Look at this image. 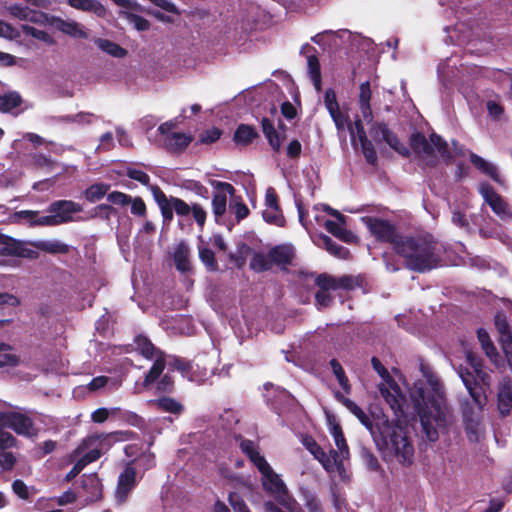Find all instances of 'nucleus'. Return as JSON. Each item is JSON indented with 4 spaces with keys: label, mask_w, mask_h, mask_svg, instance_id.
<instances>
[{
    "label": "nucleus",
    "mask_w": 512,
    "mask_h": 512,
    "mask_svg": "<svg viewBox=\"0 0 512 512\" xmlns=\"http://www.w3.org/2000/svg\"><path fill=\"white\" fill-rule=\"evenodd\" d=\"M150 192L152 193L153 199L161 211L163 222L165 224H169L173 220L174 210L170 204V201H168V197L158 185L150 186Z\"/></svg>",
    "instance_id": "21"
},
{
    "label": "nucleus",
    "mask_w": 512,
    "mask_h": 512,
    "mask_svg": "<svg viewBox=\"0 0 512 512\" xmlns=\"http://www.w3.org/2000/svg\"><path fill=\"white\" fill-rule=\"evenodd\" d=\"M107 201L112 205L125 207L132 202V197L121 191H112L107 194Z\"/></svg>",
    "instance_id": "56"
},
{
    "label": "nucleus",
    "mask_w": 512,
    "mask_h": 512,
    "mask_svg": "<svg viewBox=\"0 0 512 512\" xmlns=\"http://www.w3.org/2000/svg\"><path fill=\"white\" fill-rule=\"evenodd\" d=\"M215 188L217 192L214 193L212 198L213 213L216 217H221L226 212V193L232 196L235 192V188L232 184L221 181L215 182Z\"/></svg>",
    "instance_id": "17"
},
{
    "label": "nucleus",
    "mask_w": 512,
    "mask_h": 512,
    "mask_svg": "<svg viewBox=\"0 0 512 512\" xmlns=\"http://www.w3.org/2000/svg\"><path fill=\"white\" fill-rule=\"evenodd\" d=\"M186 113L187 109L184 108L178 116L161 124H159L160 119L158 117L147 115L140 119L139 124L141 128H155L157 125H159L158 128H177L184 124L185 119L189 118Z\"/></svg>",
    "instance_id": "20"
},
{
    "label": "nucleus",
    "mask_w": 512,
    "mask_h": 512,
    "mask_svg": "<svg viewBox=\"0 0 512 512\" xmlns=\"http://www.w3.org/2000/svg\"><path fill=\"white\" fill-rule=\"evenodd\" d=\"M351 141L356 150L360 146L366 162L372 166L377 164V152L371 140L368 139L366 130H349Z\"/></svg>",
    "instance_id": "13"
},
{
    "label": "nucleus",
    "mask_w": 512,
    "mask_h": 512,
    "mask_svg": "<svg viewBox=\"0 0 512 512\" xmlns=\"http://www.w3.org/2000/svg\"><path fill=\"white\" fill-rule=\"evenodd\" d=\"M174 390V379L171 375L165 374L157 382L156 391L158 393L170 394Z\"/></svg>",
    "instance_id": "62"
},
{
    "label": "nucleus",
    "mask_w": 512,
    "mask_h": 512,
    "mask_svg": "<svg viewBox=\"0 0 512 512\" xmlns=\"http://www.w3.org/2000/svg\"><path fill=\"white\" fill-rule=\"evenodd\" d=\"M477 339L481 344V348L486 354V356L494 363L498 364V360L500 358L497 348L492 342L489 333L484 328H478L476 331Z\"/></svg>",
    "instance_id": "28"
},
{
    "label": "nucleus",
    "mask_w": 512,
    "mask_h": 512,
    "mask_svg": "<svg viewBox=\"0 0 512 512\" xmlns=\"http://www.w3.org/2000/svg\"><path fill=\"white\" fill-rule=\"evenodd\" d=\"M249 267L256 273H263L272 269V263L270 262L269 253L254 252Z\"/></svg>",
    "instance_id": "38"
},
{
    "label": "nucleus",
    "mask_w": 512,
    "mask_h": 512,
    "mask_svg": "<svg viewBox=\"0 0 512 512\" xmlns=\"http://www.w3.org/2000/svg\"><path fill=\"white\" fill-rule=\"evenodd\" d=\"M170 204L175 211V213L179 216H187L191 212V208L184 200L171 196L168 198Z\"/></svg>",
    "instance_id": "60"
},
{
    "label": "nucleus",
    "mask_w": 512,
    "mask_h": 512,
    "mask_svg": "<svg viewBox=\"0 0 512 512\" xmlns=\"http://www.w3.org/2000/svg\"><path fill=\"white\" fill-rule=\"evenodd\" d=\"M167 366L169 370L179 371L183 376H187L191 373L192 365L190 361H187L179 356H168Z\"/></svg>",
    "instance_id": "44"
},
{
    "label": "nucleus",
    "mask_w": 512,
    "mask_h": 512,
    "mask_svg": "<svg viewBox=\"0 0 512 512\" xmlns=\"http://www.w3.org/2000/svg\"><path fill=\"white\" fill-rule=\"evenodd\" d=\"M410 146L417 155H423L425 157L426 165L430 167H435L438 163L434 155V148L438 150L444 160L448 161L452 159V154L448 149L447 142L436 133L431 134L429 142L425 135L417 130L411 136Z\"/></svg>",
    "instance_id": "5"
},
{
    "label": "nucleus",
    "mask_w": 512,
    "mask_h": 512,
    "mask_svg": "<svg viewBox=\"0 0 512 512\" xmlns=\"http://www.w3.org/2000/svg\"><path fill=\"white\" fill-rule=\"evenodd\" d=\"M228 502L233 508L234 512H251L242 496L237 492L229 493Z\"/></svg>",
    "instance_id": "57"
},
{
    "label": "nucleus",
    "mask_w": 512,
    "mask_h": 512,
    "mask_svg": "<svg viewBox=\"0 0 512 512\" xmlns=\"http://www.w3.org/2000/svg\"><path fill=\"white\" fill-rule=\"evenodd\" d=\"M136 436V433L130 430L126 431H114L111 433H94L92 435L87 436L82 441V448H90L94 445L95 442L103 443L105 440L113 439V441H128L133 439Z\"/></svg>",
    "instance_id": "18"
},
{
    "label": "nucleus",
    "mask_w": 512,
    "mask_h": 512,
    "mask_svg": "<svg viewBox=\"0 0 512 512\" xmlns=\"http://www.w3.org/2000/svg\"><path fill=\"white\" fill-rule=\"evenodd\" d=\"M270 262L272 266H277L281 270L287 271L288 266L293 264L295 251L292 246L280 244L268 250Z\"/></svg>",
    "instance_id": "15"
},
{
    "label": "nucleus",
    "mask_w": 512,
    "mask_h": 512,
    "mask_svg": "<svg viewBox=\"0 0 512 512\" xmlns=\"http://www.w3.org/2000/svg\"><path fill=\"white\" fill-rule=\"evenodd\" d=\"M11 429L17 435L32 438L38 434V429L29 412L24 408L0 411V430Z\"/></svg>",
    "instance_id": "7"
},
{
    "label": "nucleus",
    "mask_w": 512,
    "mask_h": 512,
    "mask_svg": "<svg viewBox=\"0 0 512 512\" xmlns=\"http://www.w3.org/2000/svg\"><path fill=\"white\" fill-rule=\"evenodd\" d=\"M259 137L257 130H235L233 141L237 146H247Z\"/></svg>",
    "instance_id": "46"
},
{
    "label": "nucleus",
    "mask_w": 512,
    "mask_h": 512,
    "mask_svg": "<svg viewBox=\"0 0 512 512\" xmlns=\"http://www.w3.org/2000/svg\"><path fill=\"white\" fill-rule=\"evenodd\" d=\"M48 22L52 27L70 37L79 39L88 38V33L84 26L74 20H64L57 16H51Z\"/></svg>",
    "instance_id": "16"
},
{
    "label": "nucleus",
    "mask_w": 512,
    "mask_h": 512,
    "mask_svg": "<svg viewBox=\"0 0 512 512\" xmlns=\"http://www.w3.org/2000/svg\"><path fill=\"white\" fill-rule=\"evenodd\" d=\"M262 486L270 493L285 494L287 492L285 483L272 467L262 474Z\"/></svg>",
    "instance_id": "24"
},
{
    "label": "nucleus",
    "mask_w": 512,
    "mask_h": 512,
    "mask_svg": "<svg viewBox=\"0 0 512 512\" xmlns=\"http://www.w3.org/2000/svg\"><path fill=\"white\" fill-rule=\"evenodd\" d=\"M371 99L372 91L369 81H365L359 86L358 111L356 113L351 111L348 104H339L333 88H327L323 95L324 106L336 128H364V125H369L370 128H388L390 121L395 116L394 111L388 105L383 110H373Z\"/></svg>",
    "instance_id": "2"
},
{
    "label": "nucleus",
    "mask_w": 512,
    "mask_h": 512,
    "mask_svg": "<svg viewBox=\"0 0 512 512\" xmlns=\"http://www.w3.org/2000/svg\"><path fill=\"white\" fill-rule=\"evenodd\" d=\"M17 442V438L10 432L4 431V429L0 430V451L15 447Z\"/></svg>",
    "instance_id": "63"
},
{
    "label": "nucleus",
    "mask_w": 512,
    "mask_h": 512,
    "mask_svg": "<svg viewBox=\"0 0 512 512\" xmlns=\"http://www.w3.org/2000/svg\"><path fill=\"white\" fill-rule=\"evenodd\" d=\"M129 205H131V213L134 216L140 218L147 217V207L144 200L140 196L132 198V202H130Z\"/></svg>",
    "instance_id": "61"
},
{
    "label": "nucleus",
    "mask_w": 512,
    "mask_h": 512,
    "mask_svg": "<svg viewBox=\"0 0 512 512\" xmlns=\"http://www.w3.org/2000/svg\"><path fill=\"white\" fill-rule=\"evenodd\" d=\"M136 486V469L127 464L118 476L117 487L115 491V499L119 505L124 504L129 494Z\"/></svg>",
    "instance_id": "12"
},
{
    "label": "nucleus",
    "mask_w": 512,
    "mask_h": 512,
    "mask_svg": "<svg viewBox=\"0 0 512 512\" xmlns=\"http://www.w3.org/2000/svg\"><path fill=\"white\" fill-rule=\"evenodd\" d=\"M149 405L161 412H168L174 415H180L184 411V406L174 398L160 397L149 401Z\"/></svg>",
    "instance_id": "27"
},
{
    "label": "nucleus",
    "mask_w": 512,
    "mask_h": 512,
    "mask_svg": "<svg viewBox=\"0 0 512 512\" xmlns=\"http://www.w3.org/2000/svg\"><path fill=\"white\" fill-rule=\"evenodd\" d=\"M463 423H464V429H465L468 439L471 442L478 441L480 422L475 417L474 412L471 408L469 410H467V409L464 410Z\"/></svg>",
    "instance_id": "31"
},
{
    "label": "nucleus",
    "mask_w": 512,
    "mask_h": 512,
    "mask_svg": "<svg viewBox=\"0 0 512 512\" xmlns=\"http://www.w3.org/2000/svg\"><path fill=\"white\" fill-rule=\"evenodd\" d=\"M230 208L233 211V213L235 214V217L238 222L245 219L250 213L249 208L242 201L241 198H239V200L233 199V201L230 205Z\"/></svg>",
    "instance_id": "59"
},
{
    "label": "nucleus",
    "mask_w": 512,
    "mask_h": 512,
    "mask_svg": "<svg viewBox=\"0 0 512 512\" xmlns=\"http://www.w3.org/2000/svg\"><path fill=\"white\" fill-rule=\"evenodd\" d=\"M331 435L334 438L335 445L337 446L338 450H340V453L343 458H349L350 452L349 447L346 442L342 427L338 423H334L331 427Z\"/></svg>",
    "instance_id": "41"
},
{
    "label": "nucleus",
    "mask_w": 512,
    "mask_h": 512,
    "mask_svg": "<svg viewBox=\"0 0 512 512\" xmlns=\"http://www.w3.org/2000/svg\"><path fill=\"white\" fill-rule=\"evenodd\" d=\"M336 398L369 430L385 461L396 460L402 466H410L413 463L414 446L407 427L401 425L399 420H389L378 407L371 409L368 415L340 392L336 393Z\"/></svg>",
    "instance_id": "1"
},
{
    "label": "nucleus",
    "mask_w": 512,
    "mask_h": 512,
    "mask_svg": "<svg viewBox=\"0 0 512 512\" xmlns=\"http://www.w3.org/2000/svg\"><path fill=\"white\" fill-rule=\"evenodd\" d=\"M394 252L403 258L404 266L410 271L424 273L437 268L440 257L437 253V242L431 235H403Z\"/></svg>",
    "instance_id": "3"
},
{
    "label": "nucleus",
    "mask_w": 512,
    "mask_h": 512,
    "mask_svg": "<svg viewBox=\"0 0 512 512\" xmlns=\"http://www.w3.org/2000/svg\"><path fill=\"white\" fill-rule=\"evenodd\" d=\"M22 31L25 35L31 36L33 38H36L38 40H41L47 44H53L54 40L51 37L49 33L43 30H39L33 26L30 25H22Z\"/></svg>",
    "instance_id": "52"
},
{
    "label": "nucleus",
    "mask_w": 512,
    "mask_h": 512,
    "mask_svg": "<svg viewBox=\"0 0 512 512\" xmlns=\"http://www.w3.org/2000/svg\"><path fill=\"white\" fill-rule=\"evenodd\" d=\"M23 103L22 96L17 91L0 94V112L11 113Z\"/></svg>",
    "instance_id": "34"
},
{
    "label": "nucleus",
    "mask_w": 512,
    "mask_h": 512,
    "mask_svg": "<svg viewBox=\"0 0 512 512\" xmlns=\"http://www.w3.org/2000/svg\"><path fill=\"white\" fill-rule=\"evenodd\" d=\"M497 406L502 417L510 415L512 410V381L509 378H505L499 385Z\"/></svg>",
    "instance_id": "19"
},
{
    "label": "nucleus",
    "mask_w": 512,
    "mask_h": 512,
    "mask_svg": "<svg viewBox=\"0 0 512 512\" xmlns=\"http://www.w3.org/2000/svg\"><path fill=\"white\" fill-rule=\"evenodd\" d=\"M252 115L263 129L286 128L279 116L278 108L273 102L262 103L253 110Z\"/></svg>",
    "instance_id": "11"
},
{
    "label": "nucleus",
    "mask_w": 512,
    "mask_h": 512,
    "mask_svg": "<svg viewBox=\"0 0 512 512\" xmlns=\"http://www.w3.org/2000/svg\"><path fill=\"white\" fill-rule=\"evenodd\" d=\"M110 187V184L104 182L94 183L87 187L83 194L88 202L95 203L108 194Z\"/></svg>",
    "instance_id": "39"
},
{
    "label": "nucleus",
    "mask_w": 512,
    "mask_h": 512,
    "mask_svg": "<svg viewBox=\"0 0 512 512\" xmlns=\"http://www.w3.org/2000/svg\"><path fill=\"white\" fill-rule=\"evenodd\" d=\"M466 389L468 390L469 395L471 396L474 403L478 406V408L483 410L487 404V396L484 387L480 385L479 382H477V384L468 386Z\"/></svg>",
    "instance_id": "45"
},
{
    "label": "nucleus",
    "mask_w": 512,
    "mask_h": 512,
    "mask_svg": "<svg viewBox=\"0 0 512 512\" xmlns=\"http://www.w3.org/2000/svg\"><path fill=\"white\" fill-rule=\"evenodd\" d=\"M360 456L369 470L376 472L381 468L377 457L369 448L361 447Z\"/></svg>",
    "instance_id": "54"
},
{
    "label": "nucleus",
    "mask_w": 512,
    "mask_h": 512,
    "mask_svg": "<svg viewBox=\"0 0 512 512\" xmlns=\"http://www.w3.org/2000/svg\"><path fill=\"white\" fill-rule=\"evenodd\" d=\"M95 45L103 52L116 57L123 58L127 55V50L121 47L119 44L103 38L94 39Z\"/></svg>",
    "instance_id": "36"
},
{
    "label": "nucleus",
    "mask_w": 512,
    "mask_h": 512,
    "mask_svg": "<svg viewBox=\"0 0 512 512\" xmlns=\"http://www.w3.org/2000/svg\"><path fill=\"white\" fill-rule=\"evenodd\" d=\"M343 226L344 225L340 222H335L333 220H326L324 223V227L327 232L346 243H351L354 239V235Z\"/></svg>",
    "instance_id": "37"
},
{
    "label": "nucleus",
    "mask_w": 512,
    "mask_h": 512,
    "mask_svg": "<svg viewBox=\"0 0 512 512\" xmlns=\"http://www.w3.org/2000/svg\"><path fill=\"white\" fill-rule=\"evenodd\" d=\"M488 115L491 119L498 123H502L506 120L504 107L493 100H489L486 104Z\"/></svg>",
    "instance_id": "50"
},
{
    "label": "nucleus",
    "mask_w": 512,
    "mask_h": 512,
    "mask_svg": "<svg viewBox=\"0 0 512 512\" xmlns=\"http://www.w3.org/2000/svg\"><path fill=\"white\" fill-rule=\"evenodd\" d=\"M395 393H391L388 389H381V394L384 397L385 401L389 404L390 408L394 411V414L399 417L404 414L403 411V395L400 392V389L394 390Z\"/></svg>",
    "instance_id": "35"
},
{
    "label": "nucleus",
    "mask_w": 512,
    "mask_h": 512,
    "mask_svg": "<svg viewBox=\"0 0 512 512\" xmlns=\"http://www.w3.org/2000/svg\"><path fill=\"white\" fill-rule=\"evenodd\" d=\"M0 256L20 257L27 259H36L38 253L35 250L29 249L25 243L17 240L9 235L0 233Z\"/></svg>",
    "instance_id": "10"
},
{
    "label": "nucleus",
    "mask_w": 512,
    "mask_h": 512,
    "mask_svg": "<svg viewBox=\"0 0 512 512\" xmlns=\"http://www.w3.org/2000/svg\"><path fill=\"white\" fill-rule=\"evenodd\" d=\"M134 343L136 351L146 359H153L160 351L147 336L142 334L135 336Z\"/></svg>",
    "instance_id": "33"
},
{
    "label": "nucleus",
    "mask_w": 512,
    "mask_h": 512,
    "mask_svg": "<svg viewBox=\"0 0 512 512\" xmlns=\"http://www.w3.org/2000/svg\"><path fill=\"white\" fill-rule=\"evenodd\" d=\"M126 175L128 178L141 183L142 185L148 187L149 189H150V186H152L150 184V176L142 170L128 167L126 169Z\"/></svg>",
    "instance_id": "58"
},
{
    "label": "nucleus",
    "mask_w": 512,
    "mask_h": 512,
    "mask_svg": "<svg viewBox=\"0 0 512 512\" xmlns=\"http://www.w3.org/2000/svg\"><path fill=\"white\" fill-rule=\"evenodd\" d=\"M315 284L319 287V290L322 291H335L336 290V278L327 273H321L317 275L315 279Z\"/></svg>",
    "instance_id": "53"
},
{
    "label": "nucleus",
    "mask_w": 512,
    "mask_h": 512,
    "mask_svg": "<svg viewBox=\"0 0 512 512\" xmlns=\"http://www.w3.org/2000/svg\"><path fill=\"white\" fill-rule=\"evenodd\" d=\"M9 12L12 16L20 19V20H28L32 22H37L39 17H42V13H38L30 9L27 6H22L19 4H15L9 7Z\"/></svg>",
    "instance_id": "40"
},
{
    "label": "nucleus",
    "mask_w": 512,
    "mask_h": 512,
    "mask_svg": "<svg viewBox=\"0 0 512 512\" xmlns=\"http://www.w3.org/2000/svg\"><path fill=\"white\" fill-rule=\"evenodd\" d=\"M154 357L155 361L144 377L143 386L145 388L150 387L160 378L168 362L167 356L163 351H159Z\"/></svg>",
    "instance_id": "22"
},
{
    "label": "nucleus",
    "mask_w": 512,
    "mask_h": 512,
    "mask_svg": "<svg viewBox=\"0 0 512 512\" xmlns=\"http://www.w3.org/2000/svg\"><path fill=\"white\" fill-rule=\"evenodd\" d=\"M330 366L335 377L339 382V385L347 394H349L351 392V385L349 383L348 377L345 375L342 365L339 363L337 359H331Z\"/></svg>",
    "instance_id": "43"
},
{
    "label": "nucleus",
    "mask_w": 512,
    "mask_h": 512,
    "mask_svg": "<svg viewBox=\"0 0 512 512\" xmlns=\"http://www.w3.org/2000/svg\"><path fill=\"white\" fill-rule=\"evenodd\" d=\"M304 445L309 450V452L314 456V458L321 463V465L327 472L334 471V465L332 464L330 457L312 437L306 438L304 441Z\"/></svg>",
    "instance_id": "26"
},
{
    "label": "nucleus",
    "mask_w": 512,
    "mask_h": 512,
    "mask_svg": "<svg viewBox=\"0 0 512 512\" xmlns=\"http://www.w3.org/2000/svg\"><path fill=\"white\" fill-rule=\"evenodd\" d=\"M190 250L185 242H180L174 251L173 259L176 269L181 273L191 272Z\"/></svg>",
    "instance_id": "25"
},
{
    "label": "nucleus",
    "mask_w": 512,
    "mask_h": 512,
    "mask_svg": "<svg viewBox=\"0 0 512 512\" xmlns=\"http://www.w3.org/2000/svg\"><path fill=\"white\" fill-rule=\"evenodd\" d=\"M154 357L155 361L144 377L143 386L145 388L150 387L160 378L168 362L167 356L163 351H159Z\"/></svg>",
    "instance_id": "23"
},
{
    "label": "nucleus",
    "mask_w": 512,
    "mask_h": 512,
    "mask_svg": "<svg viewBox=\"0 0 512 512\" xmlns=\"http://www.w3.org/2000/svg\"><path fill=\"white\" fill-rule=\"evenodd\" d=\"M263 219L266 223L275 225L278 227H284L286 224L285 217L283 215L282 209L271 210L265 209L262 213Z\"/></svg>",
    "instance_id": "49"
},
{
    "label": "nucleus",
    "mask_w": 512,
    "mask_h": 512,
    "mask_svg": "<svg viewBox=\"0 0 512 512\" xmlns=\"http://www.w3.org/2000/svg\"><path fill=\"white\" fill-rule=\"evenodd\" d=\"M305 507L308 512H324L320 500L312 493L305 495Z\"/></svg>",
    "instance_id": "64"
},
{
    "label": "nucleus",
    "mask_w": 512,
    "mask_h": 512,
    "mask_svg": "<svg viewBox=\"0 0 512 512\" xmlns=\"http://www.w3.org/2000/svg\"><path fill=\"white\" fill-rule=\"evenodd\" d=\"M82 488H91V500H97L101 497L102 486L96 475H90L82 480Z\"/></svg>",
    "instance_id": "48"
},
{
    "label": "nucleus",
    "mask_w": 512,
    "mask_h": 512,
    "mask_svg": "<svg viewBox=\"0 0 512 512\" xmlns=\"http://www.w3.org/2000/svg\"><path fill=\"white\" fill-rule=\"evenodd\" d=\"M383 138L389 144L391 148L397 151L402 156H409L410 149L402 143L396 135L393 134L392 130H381Z\"/></svg>",
    "instance_id": "42"
},
{
    "label": "nucleus",
    "mask_w": 512,
    "mask_h": 512,
    "mask_svg": "<svg viewBox=\"0 0 512 512\" xmlns=\"http://www.w3.org/2000/svg\"><path fill=\"white\" fill-rule=\"evenodd\" d=\"M46 211L49 215L37 220L41 226H58L74 221L73 214L83 211L82 205L72 200H56L49 204Z\"/></svg>",
    "instance_id": "8"
},
{
    "label": "nucleus",
    "mask_w": 512,
    "mask_h": 512,
    "mask_svg": "<svg viewBox=\"0 0 512 512\" xmlns=\"http://www.w3.org/2000/svg\"><path fill=\"white\" fill-rule=\"evenodd\" d=\"M199 258L209 271H217L219 266L214 252L207 247L200 249Z\"/></svg>",
    "instance_id": "51"
},
{
    "label": "nucleus",
    "mask_w": 512,
    "mask_h": 512,
    "mask_svg": "<svg viewBox=\"0 0 512 512\" xmlns=\"http://www.w3.org/2000/svg\"><path fill=\"white\" fill-rule=\"evenodd\" d=\"M308 73L314 88L317 92L322 90L321 67L318 57L315 54L307 55Z\"/></svg>",
    "instance_id": "32"
},
{
    "label": "nucleus",
    "mask_w": 512,
    "mask_h": 512,
    "mask_svg": "<svg viewBox=\"0 0 512 512\" xmlns=\"http://www.w3.org/2000/svg\"><path fill=\"white\" fill-rule=\"evenodd\" d=\"M36 249L49 254H67L70 246L59 240H38L31 243Z\"/></svg>",
    "instance_id": "29"
},
{
    "label": "nucleus",
    "mask_w": 512,
    "mask_h": 512,
    "mask_svg": "<svg viewBox=\"0 0 512 512\" xmlns=\"http://www.w3.org/2000/svg\"><path fill=\"white\" fill-rule=\"evenodd\" d=\"M273 151L280 152L281 144L286 139V130H263Z\"/></svg>",
    "instance_id": "47"
},
{
    "label": "nucleus",
    "mask_w": 512,
    "mask_h": 512,
    "mask_svg": "<svg viewBox=\"0 0 512 512\" xmlns=\"http://www.w3.org/2000/svg\"><path fill=\"white\" fill-rule=\"evenodd\" d=\"M148 139L157 147L164 149L170 154L182 153L193 141L191 133L179 130H146Z\"/></svg>",
    "instance_id": "6"
},
{
    "label": "nucleus",
    "mask_w": 512,
    "mask_h": 512,
    "mask_svg": "<svg viewBox=\"0 0 512 512\" xmlns=\"http://www.w3.org/2000/svg\"><path fill=\"white\" fill-rule=\"evenodd\" d=\"M432 393L426 395L423 389L418 390L419 400L415 403L420 417L422 432L430 442L439 438V429L447 427L446 407L443 404L444 394L438 381L431 383Z\"/></svg>",
    "instance_id": "4"
},
{
    "label": "nucleus",
    "mask_w": 512,
    "mask_h": 512,
    "mask_svg": "<svg viewBox=\"0 0 512 512\" xmlns=\"http://www.w3.org/2000/svg\"><path fill=\"white\" fill-rule=\"evenodd\" d=\"M479 192L496 215L502 217L508 213V204L504 201L502 196L494 190L491 184L481 183Z\"/></svg>",
    "instance_id": "14"
},
{
    "label": "nucleus",
    "mask_w": 512,
    "mask_h": 512,
    "mask_svg": "<svg viewBox=\"0 0 512 512\" xmlns=\"http://www.w3.org/2000/svg\"><path fill=\"white\" fill-rule=\"evenodd\" d=\"M26 138L31 141L35 146L46 144V147L53 153L59 154L62 152V147L53 141H45V139L38 134L28 133Z\"/></svg>",
    "instance_id": "55"
},
{
    "label": "nucleus",
    "mask_w": 512,
    "mask_h": 512,
    "mask_svg": "<svg viewBox=\"0 0 512 512\" xmlns=\"http://www.w3.org/2000/svg\"><path fill=\"white\" fill-rule=\"evenodd\" d=\"M362 221L366 224L369 232L375 237L376 241L391 244L393 249L403 237V235L397 231L395 225L388 220L365 216L362 217Z\"/></svg>",
    "instance_id": "9"
},
{
    "label": "nucleus",
    "mask_w": 512,
    "mask_h": 512,
    "mask_svg": "<svg viewBox=\"0 0 512 512\" xmlns=\"http://www.w3.org/2000/svg\"><path fill=\"white\" fill-rule=\"evenodd\" d=\"M68 4L78 10L92 12L98 17H105L107 11L104 5L98 0H68Z\"/></svg>",
    "instance_id": "30"
}]
</instances>
